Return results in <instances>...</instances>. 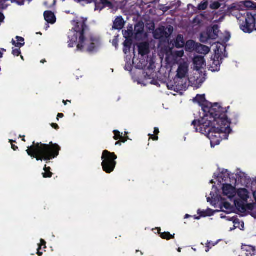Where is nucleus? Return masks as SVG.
Segmentation results:
<instances>
[{
    "instance_id": "obj_1",
    "label": "nucleus",
    "mask_w": 256,
    "mask_h": 256,
    "mask_svg": "<svg viewBox=\"0 0 256 256\" xmlns=\"http://www.w3.org/2000/svg\"><path fill=\"white\" fill-rule=\"evenodd\" d=\"M87 18L82 17L76 18L72 22L74 27L68 33V47L72 48L78 41L77 49L82 52H92L96 51V46L94 42V39H90V42L88 44V40L86 39L85 32L88 30V27L86 24Z\"/></svg>"
},
{
    "instance_id": "obj_2",
    "label": "nucleus",
    "mask_w": 256,
    "mask_h": 256,
    "mask_svg": "<svg viewBox=\"0 0 256 256\" xmlns=\"http://www.w3.org/2000/svg\"><path fill=\"white\" fill-rule=\"evenodd\" d=\"M61 148L57 144L50 142L48 144L33 142L32 145L28 148V154L36 160L50 161L56 158Z\"/></svg>"
},
{
    "instance_id": "obj_3",
    "label": "nucleus",
    "mask_w": 256,
    "mask_h": 256,
    "mask_svg": "<svg viewBox=\"0 0 256 256\" xmlns=\"http://www.w3.org/2000/svg\"><path fill=\"white\" fill-rule=\"evenodd\" d=\"M226 113L224 112V114H220L214 117V120L216 122L217 127L206 136L210 141L212 147L218 145L223 138L227 139L232 130Z\"/></svg>"
},
{
    "instance_id": "obj_4",
    "label": "nucleus",
    "mask_w": 256,
    "mask_h": 256,
    "mask_svg": "<svg viewBox=\"0 0 256 256\" xmlns=\"http://www.w3.org/2000/svg\"><path fill=\"white\" fill-rule=\"evenodd\" d=\"M214 117L210 114L204 112V116L200 119L194 120L192 123L196 132H199L206 136L216 127V122Z\"/></svg>"
},
{
    "instance_id": "obj_5",
    "label": "nucleus",
    "mask_w": 256,
    "mask_h": 256,
    "mask_svg": "<svg viewBox=\"0 0 256 256\" xmlns=\"http://www.w3.org/2000/svg\"><path fill=\"white\" fill-rule=\"evenodd\" d=\"M194 100L202 106L204 112L209 113L214 116H216L222 114H224V112H227V110L221 106L218 103H214L212 104L207 101L204 94H198Z\"/></svg>"
},
{
    "instance_id": "obj_6",
    "label": "nucleus",
    "mask_w": 256,
    "mask_h": 256,
    "mask_svg": "<svg viewBox=\"0 0 256 256\" xmlns=\"http://www.w3.org/2000/svg\"><path fill=\"white\" fill-rule=\"evenodd\" d=\"M117 156L114 152H110L107 150L102 152V170L107 174H110L112 172L116 166Z\"/></svg>"
},
{
    "instance_id": "obj_7",
    "label": "nucleus",
    "mask_w": 256,
    "mask_h": 256,
    "mask_svg": "<svg viewBox=\"0 0 256 256\" xmlns=\"http://www.w3.org/2000/svg\"><path fill=\"white\" fill-rule=\"evenodd\" d=\"M256 16L247 12L246 16L242 17V20H240V29L248 33H251L256 30Z\"/></svg>"
},
{
    "instance_id": "obj_8",
    "label": "nucleus",
    "mask_w": 256,
    "mask_h": 256,
    "mask_svg": "<svg viewBox=\"0 0 256 256\" xmlns=\"http://www.w3.org/2000/svg\"><path fill=\"white\" fill-rule=\"evenodd\" d=\"M168 31L170 34L167 32L164 27H160L155 30L154 32V36L156 39H162L168 38L173 31V28L170 27Z\"/></svg>"
},
{
    "instance_id": "obj_9",
    "label": "nucleus",
    "mask_w": 256,
    "mask_h": 256,
    "mask_svg": "<svg viewBox=\"0 0 256 256\" xmlns=\"http://www.w3.org/2000/svg\"><path fill=\"white\" fill-rule=\"evenodd\" d=\"M222 59L220 54H216L212 59V62L210 68V70L213 72L219 71Z\"/></svg>"
},
{
    "instance_id": "obj_10",
    "label": "nucleus",
    "mask_w": 256,
    "mask_h": 256,
    "mask_svg": "<svg viewBox=\"0 0 256 256\" xmlns=\"http://www.w3.org/2000/svg\"><path fill=\"white\" fill-rule=\"evenodd\" d=\"M236 188L230 184H224L222 186V194L229 198H233L236 195Z\"/></svg>"
},
{
    "instance_id": "obj_11",
    "label": "nucleus",
    "mask_w": 256,
    "mask_h": 256,
    "mask_svg": "<svg viewBox=\"0 0 256 256\" xmlns=\"http://www.w3.org/2000/svg\"><path fill=\"white\" fill-rule=\"evenodd\" d=\"M242 254L246 256H256V248L251 246L244 245L242 248Z\"/></svg>"
},
{
    "instance_id": "obj_12",
    "label": "nucleus",
    "mask_w": 256,
    "mask_h": 256,
    "mask_svg": "<svg viewBox=\"0 0 256 256\" xmlns=\"http://www.w3.org/2000/svg\"><path fill=\"white\" fill-rule=\"evenodd\" d=\"M95 4V10H102L107 6H110L111 3L108 0H94L93 2Z\"/></svg>"
},
{
    "instance_id": "obj_13",
    "label": "nucleus",
    "mask_w": 256,
    "mask_h": 256,
    "mask_svg": "<svg viewBox=\"0 0 256 256\" xmlns=\"http://www.w3.org/2000/svg\"><path fill=\"white\" fill-rule=\"evenodd\" d=\"M207 32L211 40H216L218 38V34L219 32V27L218 25L215 24L212 28L207 29Z\"/></svg>"
},
{
    "instance_id": "obj_14",
    "label": "nucleus",
    "mask_w": 256,
    "mask_h": 256,
    "mask_svg": "<svg viewBox=\"0 0 256 256\" xmlns=\"http://www.w3.org/2000/svg\"><path fill=\"white\" fill-rule=\"evenodd\" d=\"M194 64L195 68L198 70H200L206 64L204 58L202 56H195L194 58Z\"/></svg>"
},
{
    "instance_id": "obj_15",
    "label": "nucleus",
    "mask_w": 256,
    "mask_h": 256,
    "mask_svg": "<svg viewBox=\"0 0 256 256\" xmlns=\"http://www.w3.org/2000/svg\"><path fill=\"white\" fill-rule=\"evenodd\" d=\"M138 54L142 56H144L150 52L149 45L147 42H142L138 46Z\"/></svg>"
},
{
    "instance_id": "obj_16",
    "label": "nucleus",
    "mask_w": 256,
    "mask_h": 256,
    "mask_svg": "<svg viewBox=\"0 0 256 256\" xmlns=\"http://www.w3.org/2000/svg\"><path fill=\"white\" fill-rule=\"evenodd\" d=\"M125 22L122 16L117 17L113 22L112 29L122 30L124 25Z\"/></svg>"
},
{
    "instance_id": "obj_17",
    "label": "nucleus",
    "mask_w": 256,
    "mask_h": 256,
    "mask_svg": "<svg viewBox=\"0 0 256 256\" xmlns=\"http://www.w3.org/2000/svg\"><path fill=\"white\" fill-rule=\"evenodd\" d=\"M44 20L51 24H54L56 22V17L54 12L52 11L47 10L44 12Z\"/></svg>"
},
{
    "instance_id": "obj_18",
    "label": "nucleus",
    "mask_w": 256,
    "mask_h": 256,
    "mask_svg": "<svg viewBox=\"0 0 256 256\" xmlns=\"http://www.w3.org/2000/svg\"><path fill=\"white\" fill-rule=\"evenodd\" d=\"M188 67L184 64H180L178 69L176 76L179 78H184L188 74Z\"/></svg>"
},
{
    "instance_id": "obj_19",
    "label": "nucleus",
    "mask_w": 256,
    "mask_h": 256,
    "mask_svg": "<svg viewBox=\"0 0 256 256\" xmlns=\"http://www.w3.org/2000/svg\"><path fill=\"white\" fill-rule=\"evenodd\" d=\"M214 212L212 210L208 208L206 210H198V214H199L198 216H195V219L199 220L200 217H206L212 216L214 214Z\"/></svg>"
},
{
    "instance_id": "obj_20",
    "label": "nucleus",
    "mask_w": 256,
    "mask_h": 256,
    "mask_svg": "<svg viewBox=\"0 0 256 256\" xmlns=\"http://www.w3.org/2000/svg\"><path fill=\"white\" fill-rule=\"evenodd\" d=\"M185 42L184 39V36L181 34H178L176 40L174 41L173 45L176 48H182L184 46Z\"/></svg>"
},
{
    "instance_id": "obj_21",
    "label": "nucleus",
    "mask_w": 256,
    "mask_h": 256,
    "mask_svg": "<svg viewBox=\"0 0 256 256\" xmlns=\"http://www.w3.org/2000/svg\"><path fill=\"white\" fill-rule=\"evenodd\" d=\"M238 194L242 201L244 202H246L249 198L248 191L245 188L239 190L238 192Z\"/></svg>"
},
{
    "instance_id": "obj_22",
    "label": "nucleus",
    "mask_w": 256,
    "mask_h": 256,
    "mask_svg": "<svg viewBox=\"0 0 256 256\" xmlns=\"http://www.w3.org/2000/svg\"><path fill=\"white\" fill-rule=\"evenodd\" d=\"M235 205L237 210L241 213H244L246 212V206L244 201L236 200L235 202Z\"/></svg>"
},
{
    "instance_id": "obj_23",
    "label": "nucleus",
    "mask_w": 256,
    "mask_h": 256,
    "mask_svg": "<svg viewBox=\"0 0 256 256\" xmlns=\"http://www.w3.org/2000/svg\"><path fill=\"white\" fill-rule=\"evenodd\" d=\"M16 38L17 40V42L14 41V40H12V44L16 47L20 48L24 45V39L20 36H16Z\"/></svg>"
},
{
    "instance_id": "obj_24",
    "label": "nucleus",
    "mask_w": 256,
    "mask_h": 256,
    "mask_svg": "<svg viewBox=\"0 0 256 256\" xmlns=\"http://www.w3.org/2000/svg\"><path fill=\"white\" fill-rule=\"evenodd\" d=\"M158 233L160 234V236L162 238L166 240H170V239H173L174 238V234L172 235L169 232H160V228H158Z\"/></svg>"
},
{
    "instance_id": "obj_25",
    "label": "nucleus",
    "mask_w": 256,
    "mask_h": 256,
    "mask_svg": "<svg viewBox=\"0 0 256 256\" xmlns=\"http://www.w3.org/2000/svg\"><path fill=\"white\" fill-rule=\"evenodd\" d=\"M51 168L48 166L47 167L46 165L44 166V172L42 174V176L44 178H50L53 175V173L50 172Z\"/></svg>"
},
{
    "instance_id": "obj_26",
    "label": "nucleus",
    "mask_w": 256,
    "mask_h": 256,
    "mask_svg": "<svg viewBox=\"0 0 256 256\" xmlns=\"http://www.w3.org/2000/svg\"><path fill=\"white\" fill-rule=\"evenodd\" d=\"M210 40L207 31L202 32L200 35V41L203 43H207L208 40Z\"/></svg>"
},
{
    "instance_id": "obj_27",
    "label": "nucleus",
    "mask_w": 256,
    "mask_h": 256,
    "mask_svg": "<svg viewBox=\"0 0 256 256\" xmlns=\"http://www.w3.org/2000/svg\"><path fill=\"white\" fill-rule=\"evenodd\" d=\"M198 52H200L201 54H206L210 51V48L206 46L200 44V46H199L198 48Z\"/></svg>"
},
{
    "instance_id": "obj_28",
    "label": "nucleus",
    "mask_w": 256,
    "mask_h": 256,
    "mask_svg": "<svg viewBox=\"0 0 256 256\" xmlns=\"http://www.w3.org/2000/svg\"><path fill=\"white\" fill-rule=\"evenodd\" d=\"M154 134H149V139H152L153 140H158V134L160 133L159 129L158 128H154Z\"/></svg>"
},
{
    "instance_id": "obj_29",
    "label": "nucleus",
    "mask_w": 256,
    "mask_h": 256,
    "mask_svg": "<svg viewBox=\"0 0 256 256\" xmlns=\"http://www.w3.org/2000/svg\"><path fill=\"white\" fill-rule=\"evenodd\" d=\"M136 0H124L121 2L123 6H134L136 4Z\"/></svg>"
},
{
    "instance_id": "obj_30",
    "label": "nucleus",
    "mask_w": 256,
    "mask_h": 256,
    "mask_svg": "<svg viewBox=\"0 0 256 256\" xmlns=\"http://www.w3.org/2000/svg\"><path fill=\"white\" fill-rule=\"evenodd\" d=\"M113 132L114 134V140H121L122 138H125V136H122V134H121L118 130H114Z\"/></svg>"
},
{
    "instance_id": "obj_31",
    "label": "nucleus",
    "mask_w": 256,
    "mask_h": 256,
    "mask_svg": "<svg viewBox=\"0 0 256 256\" xmlns=\"http://www.w3.org/2000/svg\"><path fill=\"white\" fill-rule=\"evenodd\" d=\"M203 17L204 16L202 14L196 16L193 20L194 24L200 25L202 22Z\"/></svg>"
},
{
    "instance_id": "obj_32",
    "label": "nucleus",
    "mask_w": 256,
    "mask_h": 256,
    "mask_svg": "<svg viewBox=\"0 0 256 256\" xmlns=\"http://www.w3.org/2000/svg\"><path fill=\"white\" fill-rule=\"evenodd\" d=\"M220 4L218 2H214L210 4V8L212 10H217L220 6Z\"/></svg>"
},
{
    "instance_id": "obj_33",
    "label": "nucleus",
    "mask_w": 256,
    "mask_h": 256,
    "mask_svg": "<svg viewBox=\"0 0 256 256\" xmlns=\"http://www.w3.org/2000/svg\"><path fill=\"white\" fill-rule=\"evenodd\" d=\"M198 9L200 10H206L208 8V2H201L198 5Z\"/></svg>"
},
{
    "instance_id": "obj_34",
    "label": "nucleus",
    "mask_w": 256,
    "mask_h": 256,
    "mask_svg": "<svg viewBox=\"0 0 256 256\" xmlns=\"http://www.w3.org/2000/svg\"><path fill=\"white\" fill-rule=\"evenodd\" d=\"M132 45V40H126L124 42V46L125 48L130 49Z\"/></svg>"
},
{
    "instance_id": "obj_35",
    "label": "nucleus",
    "mask_w": 256,
    "mask_h": 256,
    "mask_svg": "<svg viewBox=\"0 0 256 256\" xmlns=\"http://www.w3.org/2000/svg\"><path fill=\"white\" fill-rule=\"evenodd\" d=\"M129 139L128 138V136H125V138H122V139L121 140H118V142H116L115 144V145L116 146V145H120V146L122 144V143H124L125 142H126Z\"/></svg>"
},
{
    "instance_id": "obj_36",
    "label": "nucleus",
    "mask_w": 256,
    "mask_h": 256,
    "mask_svg": "<svg viewBox=\"0 0 256 256\" xmlns=\"http://www.w3.org/2000/svg\"><path fill=\"white\" fill-rule=\"evenodd\" d=\"M134 30L136 32V34H142L144 32V26L138 27V26H136Z\"/></svg>"
},
{
    "instance_id": "obj_37",
    "label": "nucleus",
    "mask_w": 256,
    "mask_h": 256,
    "mask_svg": "<svg viewBox=\"0 0 256 256\" xmlns=\"http://www.w3.org/2000/svg\"><path fill=\"white\" fill-rule=\"evenodd\" d=\"M38 249H42V246H44V248H46V241L43 239H40V244H38Z\"/></svg>"
},
{
    "instance_id": "obj_38",
    "label": "nucleus",
    "mask_w": 256,
    "mask_h": 256,
    "mask_svg": "<svg viewBox=\"0 0 256 256\" xmlns=\"http://www.w3.org/2000/svg\"><path fill=\"white\" fill-rule=\"evenodd\" d=\"M12 54L14 56H18L21 54V51L20 50V48L18 49H13L12 51Z\"/></svg>"
},
{
    "instance_id": "obj_39",
    "label": "nucleus",
    "mask_w": 256,
    "mask_h": 256,
    "mask_svg": "<svg viewBox=\"0 0 256 256\" xmlns=\"http://www.w3.org/2000/svg\"><path fill=\"white\" fill-rule=\"evenodd\" d=\"M9 142H10L12 144V148L14 150H18V146H16L14 144L12 143L13 142H16L15 140H9Z\"/></svg>"
},
{
    "instance_id": "obj_40",
    "label": "nucleus",
    "mask_w": 256,
    "mask_h": 256,
    "mask_svg": "<svg viewBox=\"0 0 256 256\" xmlns=\"http://www.w3.org/2000/svg\"><path fill=\"white\" fill-rule=\"evenodd\" d=\"M214 246V244H211L210 242H208V244H206V252H208Z\"/></svg>"
},
{
    "instance_id": "obj_41",
    "label": "nucleus",
    "mask_w": 256,
    "mask_h": 256,
    "mask_svg": "<svg viewBox=\"0 0 256 256\" xmlns=\"http://www.w3.org/2000/svg\"><path fill=\"white\" fill-rule=\"evenodd\" d=\"M228 119L230 122V124L231 123H232V124H236L238 122V116H235L234 119L232 120V122H231V120L230 119H228Z\"/></svg>"
},
{
    "instance_id": "obj_42",
    "label": "nucleus",
    "mask_w": 256,
    "mask_h": 256,
    "mask_svg": "<svg viewBox=\"0 0 256 256\" xmlns=\"http://www.w3.org/2000/svg\"><path fill=\"white\" fill-rule=\"evenodd\" d=\"M223 206L226 209V210H229L230 208V204L228 202H225L223 204Z\"/></svg>"
},
{
    "instance_id": "obj_43",
    "label": "nucleus",
    "mask_w": 256,
    "mask_h": 256,
    "mask_svg": "<svg viewBox=\"0 0 256 256\" xmlns=\"http://www.w3.org/2000/svg\"><path fill=\"white\" fill-rule=\"evenodd\" d=\"M51 126L52 128H54L55 130H58L59 129V126L58 124L55 123H52L51 124Z\"/></svg>"
},
{
    "instance_id": "obj_44",
    "label": "nucleus",
    "mask_w": 256,
    "mask_h": 256,
    "mask_svg": "<svg viewBox=\"0 0 256 256\" xmlns=\"http://www.w3.org/2000/svg\"><path fill=\"white\" fill-rule=\"evenodd\" d=\"M64 116V114H62V113H58V115H57V118H56V119H57V120H59V118H63Z\"/></svg>"
},
{
    "instance_id": "obj_45",
    "label": "nucleus",
    "mask_w": 256,
    "mask_h": 256,
    "mask_svg": "<svg viewBox=\"0 0 256 256\" xmlns=\"http://www.w3.org/2000/svg\"><path fill=\"white\" fill-rule=\"evenodd\" d=\"M4 18V14L0 12V22H2Z\"/></svg>"
},
{
    "instance_id": "obj_46",
    "label": "nucleus",
    "mask_w": 256,
    "mask_h": 256,
    "mask_svg": "<svg viewBox=\"0 0 256 256\" xmlns=\"http://www.w3.org/2000/svg\"><path fill=\"white\" fill-rule=\"evenodd\" d=\"M246 210L248 209L249 210H252V206L250 204H246Z\"/></svg>"
},
{
    "instance_id": "obj_47",
    "label": "nucleus",
    "mask_w": 256,
    "mask_h": 256,
    "mask_svg": "<svg viewBox=\"0 0 256 256\" xmlns=\"http://www.w3.org/2000/svg\"><path fill=\"white\" fill-rule=\"evenodd\" d=\"M184 54V51L181 50V51L178 52V56L180 57H182L183 56Z\"/></svg>"
},
{
    "instance_id": "obj_48",
    "label": "nucleus",
    "mask_w": 256,
    "mask_h": 256,
    "mask_svg": "<svg viewBox=\"0 0 256 256\" xmlns=\"http://www.w3.org/2000/svg\"><path fill=\"white\" fill-rule=\"evenodd\" d=\"M40 250L41 249H38V248L37 249L36 254L38 256H42V252L40 251Z\"/></svg>"
},
{
    "instance_id": "obj_49",
    "label": "nucleus",
    "mask_w": 256,
    "mask_h": 256,
    "mask_svg": "<svg viewBox=\"0 0 256 256\" xmlns=\"http://www.w3.org/2000/svg\"><path fill=\"white\" fill-rule=\"evenodd\" d=\"M246 6H252L250 5V4H252V3L250 2V1H246Z\"/></svg>"
},
{
    "instance_id": "obj_50",
    "label": "nucleus",
    "mask_w": 256,
    "mask_h": 256,
    "mask_svg": "<svg viewBox=\"0 0 256 256\" xmlns=\"http://www.w3.org/2000/svg\"><path fill=\"white\" fill-rule=\"evenodd\" d=\"M63 103L64 104V105H66L68 103V102H70V103H71V100H63Z\"/></svg>"
},
{
    "instance_id": "obj_51",
    "label": "nucleus",
    "mask_w": 256,
    "mask_h": 256,
    "mask_svg": "<svg viewBox=\"0 0 256 256\" xmlns=\"http://www.w3.org/2000/svg\"><path fill=\"white\" fill-rule=\"evenodd\" d=\"M253 196H254V197L255 200H256V190L254 192Z\"/></svg>"
},
{
    "instance_id": "obj_52",
    "label": "nucleus",
    "mask_w": 256,
    "mask_h": 256,
    "mask_svg": "<svg viewBox=\"0 0 256 256\" xmlns=\"http://www.w3.org/2000/svg\"><path fill=\"white\" fill-rule=\"evenodd\" d=\"M3 56V53L2 51H0V58H2ZM1 71V68H0V72Z\"/></svg>"
},
{
    "instance_id": "obj_53",
    "label": "nucleus",
    "mask_w": 256,
    "mask_h": 256,
    "mask_svg": "<svg viewBox=\"0 0 256 256\" xmlns=\"http://www.w3.org/2000/svg\"><path fill=\"white\" fill-rule=\"evenodd\" d=\"M46 61L45 59H44V60H42L41 61H40V62L42 63V64H44L45 62H46Z\"/></svg>"
},
{
    "instance_id": "obj_54",
    "label": "nucleus",
    "mask_w": 256,
    "mask_h": 256,
    "mask_svg": "<svg viewBox=\"0 0 256 256\" xmlns=\"http://www.w3.org/2000/svg\"><path fill=\"white\" fill-rule=\"evenodd\" d=\"M190 216H190V215H189V214H186V216H184V218H190Z\"/></svg>"
},
{
    "instance_id": "obj_55",
    "label": "nucleus",
    "mask_w": 256,
    "mask_h": 256,
    "mask_svg": "<svg viewBox=\"0 0 256 256\" xmlns=\"http://www.w3.org/2000/svg\"><path fill=\"white\" fill-rule=\"evenodd\" d=\"M123 52L124 54H126L127 53V50H126V48H124V50H123Z\"/></svg>"
},
{
    "instance_id": "obj_56",
    "label": "nucleus",
    "mask_w": 256,
    "mask_h": 256,
    "mask_svg": "<svg viewBox=\"0 0 256 256\" xmlns=\"http://www.w3.org/2000/svg\"><path fill=\"white\" fill-rule=\"evenodd\" d=\"M22 140L24 141V142H26V140L24 139V136H22Z\"/></svg>"
},
{
    "instance_id": "obj_57",
    "label": "nucleus",
    "mask_w": 256,
    "mask_h": 256,
    "mask_svg": "<svg viewBox=\"0 0 256 256\" xmlns=\"http://www.w3.org/2000/svg\"><path fill=\"white\" fill-rule=\"evenodd\" d=\"M181 250H182V249H181V248H178V252H181Z\"/></svg>"
},
{
    "instance_id": "obj_58",
    "label": "nucleus",
    "mask_w": 256,
    "mask_h": 256,
    "mask_svg": "<svg viewBox=\"0 0 256 256\" xmlns=\"http://www.w3.org/2000/svg\"><path fill=\"white\" fill-rule=\"evenodd\" d=\"M2 52H6V50L4 49V48H2Z\"/></svg>"
},
{
    "instance_id": "obj_59",
    "label": "nucleus",
    "mask_w": 256,
    "mask_h": 256,
    "mask_svg": "<svg viewBox=\"0 0 256 256\" xmlns=\"http://www.w3.org/2000/svg\"><path fill=\"white\" fill-rule=\"evenodd\" d=\"M116 2H120V1H119L118 0H114Z\"/></svg>"
},
{
    "instance_id": "obj_60",
    "label": "nucleus",
    "mask_w": 256,
    "mask_h": 256,
    "mask_svg": "<svg viewBox=\"0 0 256 256\" xmlns=\"http://www.w3.org/2000/svg\"><path fill=\"white\" fill-rule=\"evenodd\" d=\"M189 42H187V43H186V46H188V44H189Z\"/></svg>"
},
{
    "instance_id": "obj_61",
    "label": "nucleus",
    "mask_w": 256,
    "mask_h": 256,
    "mask_svg": "<svg viewBox=\"0 0 256 256\" xmlns=\"http://www.w3.org/2000/svg\"><path fill=\"white\" fill-rule=\"evenodd\" d=\"M20 57H21L22 60H24V57L22 56H20Z\"/></svg>"
},
{
    "instance_id": "obj_62",
    "label": "nucleus",
    "mask_w": 256,
    "mask_h": 256,
    "mask_svg": "<svg viewBox=\"0 0 256 256\" xmlns=\"http://www.w3.org/2000/svg\"><path fill=\"white\" fill-rule=\"evenodd\" d=\"M210 200V198H208V199H207L208 202H209Z\"/></svg>"
},
{
    "instance_id": "obj_63",
    "label": "nucleus",
    "mask_w": 256,
    "mask_h": 256,
    "mask_svg": "<svg viewBox=\"0 0 256 256\" xmlns=\"http://www.w3.org/2000/svg\"><path fill=\"white\" fill-rule=\"evenodd\" d=\"M238 256H244V255H242V254H240V255H239Z\"/></svg>"
},
{
    "instance_id": "obj_64",
    "label": "nucleus",
    "mask_w": 256,
    "mask_h": 256,
    "mask_svg": "<svg viewBox=\"0 0 256 256\" xmlns=\"http://www.w3.org/2000/svg\"><path fill=\"white\" fill-rule=\"evenodd\" d=\"M136 252H139V250H137L136 251Z\"/></svg>"
}]
</instances>
